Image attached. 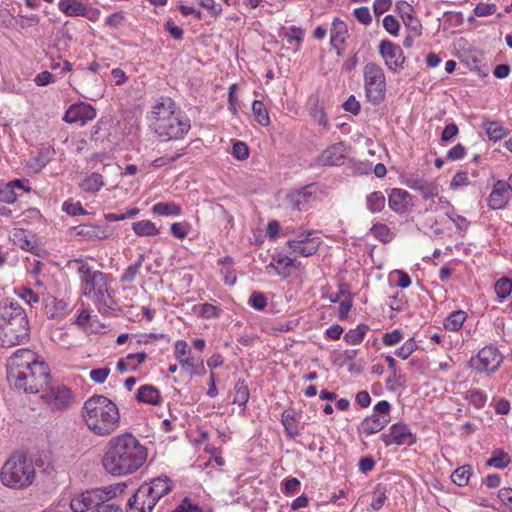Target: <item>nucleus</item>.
Wrapping results in <instances>:
<instances>
[{"label":"nucleus","mask_w":512,"mask_h":512,"mask_svg":"<svg viewBox=\"0 0 512 512\" xmlns=\"http://www.w3.org/2000/svg\"><path fill=\"white\" fill-rule=\"evenodd\" d=\"M147 456V448L131 433H124L108 441L102 466L113 476L129 475L145 464Z\"/></svg>","instance_id":"obj_1"},{"label":"nucleus","mask_w":512,"mask_h":512,"mask_svg":"<svg viewBox=\"0 0 512 512\" xmlns=\"http://www.w3.org/2000/svg\"><path fill=\"white\" fill-rule=\"evenodd\" d=\"M82 417L87 427L97 436H108L120 424L117 405L103 395H93L84 402Z\"/></svg>","instance_id":"obj_2"},{"label":"nucleus","mask_w":512,"mask_h":512,"mask_svg":"<svg viewBox=\"0 0 512 512\" xmlns=\"http://www.w3.org/2000/svg\"><path fill=\"white\" fill-rule=\"evenodd\" d=\"M150 121L154 132L165 140L182 139L191 128L189 119L171 98H161L153 106Z\"/></svg>","instance_id":"obj_3"},{"label":"nucleus","mask_w":512,"mask_h":512,"mask_svg":"<svg viewBox=\"0 0 512 512\" xmlns=\"http://www.w3.org/2000/svg\"><path fill=\"white\" fill-rule=\"evenodd\" d=\"M73 262L77 264L83 295L94 301L99 312L106 314L113 310L115 303L108 291L107 276L101 271L92 270L88 263L81 259H75Z\"/></svg>","instance_id":"obj_4"},{"label":"nucleus","mask_w":512,"mask_h":512,"mask_svg":"<svg viewBox=\"0 0 512 512\" xmlns=\"http://www.w3.org/2000/svg\"><path fill=\"white\" fill-rule=\"evenodd\" d=\"M29 338V322L20 307L4 308L0 317V347L20 345Z\"/></svg>","instance_id":"obj_5"},{"label":"nucleus","mask_w":512,"mask_h":512,"mask_svg":"<svg viewBox=\"0 0 512 512\" xmlns=\"http://www.w3.org/2000/svg\"><path fill=\"white\" fill-rule=\"evenodd\" d=\"M172 489L167 476L144 482L128 500V512H153L157 502Z\"/></svg>","instance_id":"obj_6"},{"label":"nucleus","mask_w":512,"mask_h":512,"mask_svg":"<svg viewBox=\"0 0 512 512\" xmlns=\"http://www.w3.org/2000/svg\"><path fill=\"white\" fill-rule=\"evenodd\" d=\"M0 478L7 487L14 489L25 488L34 481L35 469L24 453L16 452L2 466Z\"/></svg>","instance_id":"obj_7"},{"label":"nucleus","mask_w":512,"mask_h":512,"mask_svg":"<svg viewBox=\"0 0 512 512\" xmlns=\"http://www.w3.org/2000/svg\"><path fill=\"white\" fill-rule=\"evenodd\" d=\"M23 374L20 376V382L16 379L11 385L26 393H38L44 390L49 385L51 378L48 366L38 360L29 369L23 370Z\"/></svg>","instance_id":"obj_8"},{"label":"nucleus","mask_w":512,"mask_h":512,"mask_svg":"<svg viewBox=\"0 0 512 512\" xmlns=\"http://www.w3.org/2000/svg\"><path fill=\"white\" fill-rule=\"evenodd\" d=\"M364 88L368 100L380 104L386 93V78L383 69L374 62H368L363 68Z\"/></svg>","instance_id":"obj_9"},{"label":"nucleus","mask_w":512,"mask_h":512,"mask_svg":"<svg viewBox=\"0 0 512 512\" xmlns=\"http://www.w3.org/2000/svg\"><path fill=\"white\" fill-rule=\"evenodd\" d=\"M37 361V355L30 349H18L7 361V380L12 384L16 379L20 382L23 370H27Z\"/></svg>","instance_id":"obj_10"},{"label":"nucleus","mask_w":512,"mask_h":512,"mask_svg":"<svg viewBox=\"0 0 512 512\" xmlns=\"http://www.w3.org/2000/svg\"><path fill=\"white\" fill-rule=\"evenodd\" d=\"M390 404L386 400L379 401L374 406V413L367 416L360 425V429L367 435L381 431L390 421Z\"/></svg>","instance_id":"obj_11"},{"label":"nucleus","mask_w":512,"mask_h":512,"mask_svg":"<svg viewBox=\"0 0 512 512\" xmlns=\"http://www.w3.org/2000/svg\"><path fill=\"white\" fill-rule=\"evenodd\" d=\"M109 498H111V491L96 488L72 498L70 507L73 512H86L92 507L98 508L102 502H106Z\"/></svg>","instance_id":"obj_12"},{"label":"nucleus","mask_w":512,"mask_h":512,"mask_svg":"<svg viewBox=\"0 0 512 512\" xmlns=\"http://www.w3.org/2000/svg\"><path fill=\"white\" fill-rule=\"evenodd\" d=\"M503 357L501 353L492 346L481 349L477 356L470 360V366L479 373H494L498 370Z\"/></svg>","instance_id":"obj_13"},{"label":"nucleus","mask_w":512,"mask_h":512,"mask_svg":"<svg viewBox=\"0 0 512 512\" xmlns=\"http://www.w3.org/2000/svg\"><path fill=\"white\" fill-rule=\"evenodd\" d=\"M42 398L53 411H63L69 409L75 402V396L70 388L64 385L51 387L50 390L42 395Z\"/></svg>","instance_id":"obj_14"},{"label":"nucleus","mask_w":512,"mask_h":512,"mask_svg":"<svg viewBox=\"0 0 512 512\" xmlns=\"http://www.w3.org/2000/svg\"><path fill=\"white\" fill-rule=\"evenodd\" d=\"M379 53L390 71L396 72L397 69L403 68L405 56L399 45L389 40H382L379 44Z\"/></svg>","instance_id":"obj_15"},{"label":"nucleus","mask_w":512,"mask_h":512,"mask_svg":"<svg viewBox=\"0 0 512 512\" xmlns=\"http://www.w3.org/2000/svg\"><path fill=\"white\" fill-rule=\"evenodd\" d=\"M96 117V109L88 103L79 102L69 106L66 110L63 120L67 123H76L81 126Z\"/></svg>","instance_id":"obj_16"},{"label":"nucleus","mask_w":512,"mask_h":512,"mask_svg":"<svg viewBox=\"0 0 512 512\" xmlns=\"http://www.w3.org/2000/svg\"><path fill=\"white\" fill-rule=\"evenodd\" d=\"M381 438L386 446H390L392 444L412 445L415 442V438L409 427L402 423L392 425L389 433L383 434Z\"/></svg>","instance_id":"obj_17"},{"label":"nucleus","mask_w":512,"mask_h":512,"mask_svg":"<svg viewBox=\"0 0 512 512\" xmlns=\"http://www.w3.org/2000/svg\"><path fill=\"white\" fill-rule=\"evenodd\" d=\"M312 232H304L302 236L304 239H293L287 242L289 248L295 252L299 253L304 257H309L316 253L321 243L319 237H311Z\"/></svg>","instance_id":"obj_18"},{"label":"nucleus","mask_w":512,"mask_h":512,"mask_svg":"<svg viewBox=\"0 0 512 512\" xmlns=\"http://www.w3.org/2000/svg\"><path fill=\"white\" fill-rule=\"evenodd\" d=\"M406 185L419 192L425 200L433 199L439 195V187L435 181H428L423 177H410Z\"/></svg>","instance_id":"obj_19"},{"label":"nucleus","mask_w":512,"mask_h":512,"mask_svg":"<svg viewBox=\"0 0 512 512\" xmlns=\"http://www.w3.org/2000/svg\"><path fill=\"white\" fill-rule=\"evenodd\" d=\"M388 205L394 212L404 214L412 206V196L405 190L394 188L389 195Z\"/></svg>","instance_id":"obj_20"},{"label":"nucleus","mask_w":512,"mask_h":512,"mask_svg":"<svg viewBox=\"0 0 512 512\" xmlns=\"http://www.w3.org/2000/svg\"><path fill=\"white\" fill-rule=\"evenodd\" d=\"M508 190L506 182L502 180L497 181L488 199L489 208L493 210L503 209L509 201Z\"/></svg>","instance_id":"obj_21"},{"label":"nucleus","mask_w":512,"mask_h":512,"mask_svg":"<svg viewBox=\"0 0 512 512\" xmlns=\"http://www.w3.org/2000/svg\"><path fill=\"white\" fill-rule=\"evenodd\" d=\"M345 157V145L340 142L331 145L322 152L319 162L325 166L340 165Z\"/></svg>","instance_id":"obj_22"},{"label":"nucleus","mask_w":512,"mask_h":512,"mask_svg":"<svg viewBox=\"0 0 512 512\" xmlns=\"http://www.w3.org/2000/svg\"><path fill=\"white\" fill-rule=\"evenodd\" d=\"M296 266L297 264L295 263V259L279 253L273 255L272 261L267 267L273 268L277 275L283 278H288L292 274V269Z\"/></svg>","instance_id":"obj_23"},{"label":"nucleus","mask_w":512,"mask_h":512,"mask_svg":"<svg viewBox=\"0 0 512 512\" xmlns=\"http://www.w3.org/2000/svg\"><path fill=\"white\" fill-rule=\"evenodd\" d=\"M310 186L303 187L300 190H296L287 195V201L289 207L293 210H305L307 209V204L309 198L311 197V192L309 191Z\"/></svg>","instance_id":"obj_24"},{"label":"nucleus","mask_w":512,"mask_h":512,"mask_svg":"<svg viewBox=\"0 0 512 512\" xmlns=\"http://www.w3.org/2000/svg\"><path fill=\"white\" fill-rule=\"evenodd\" d=\"M30 233L24 229H14L11 239L15 245L23 250L37 254L38 246L33 241Z\"/></svg>","instance_id":"obj_25"},{"label":"nucleus","mask_w":512,"mask_h":512,"mask_svg":"<svg viewBox=\"0 0 512 512\" xmlns=\"http://www.w3.org/2000/svg\"><path fill=\"white\" fill-rule=\"evenodd\" d=\"M147 358V354L144 352L131 353L125 358H121L117 362V370L121 373L126 371H135L138 366L143 363Z\"/></svg>","instance_id":"obj_26"},{"label":"nucleus","mask_w":512,"mask_h":512,"mask_svg":"<svg viewBox=\"0 0 512 512\" xmlns=\"http://www.w3.org/2000/svg\"><path fill=\"white\" fill-rule=\"evenodd\" d=\"M136 399L150 405H158L162 400L159 390L150 384L143 385L138 389Z\"/></svg>","instance_id":"obj_27"},{"label":"nucleus","mask_w":512,"mask_h":512,"mask_svg":"<svg viewBox=\"0 0 512 512\" xmlns=\"http://www.w3.org/2000/svg\"><path fill=\"white\" fill-rule=\"evenodd\" d=\"M59 10L69 17H82L86 15V4L75 0H59Z\"/></svg>","instance_id":"obj_28"},{"label":"nucleus","mask_w":512,"mask_h":512,"mask_svg":"<svg viewBox=\"0 0 512 512\" xmlns=\"http://www.w3.org/2000/svg\"><path fill=\"white\" fill-rule=\"evenodd\" d=\"M347 25L340 19L335 18L330 30V43L333 48H338L342 45L347 37Z\"/></svg>","instance_id":"obj_29"},{"label":"nucleus","mask_w":512,"mask_h":512,"mask_svg":"<svg viewBox=\"0 0 512 512\" xmlns=\"http://www.w3.org/2000/svg\"><path fill=\"white\" fill-rule=\"evenodd\" d=\"M46 314L49 318H55L63 315L66 311L67 304L65 301L48 296L44 299Z\"/></svg>","instance_id":"obj_30"},{"label":"nucleus","mask_w":512,"mask_h":512,"mask_svg":"<svg viewBox=\"0 0 512 512\" xmlns=\"http://www.w3.org/2000/svg\"><path fill=\"white\" fill-rule=\"evenodd\" d=\"M104 186L103 176L99 173H91L80 183V188L85 192L95 193Z\"/></svg>","instance_id":"obj_31"},{"label":"nucleus","mask_w":512,"mask_h":512,"mask_svg":"<svg viewBox=\"0 0 512 512\" xmlns=\"http://www.w3.org/2000/svg\"><path fill=\"white\" fill-rule=\"evenodd\" d=\"M385 203L386 198L381 191H374L366 197V206L371 213L381 212L385 207Z\"/></svg>","instance_id":"obj_32"},{"label":"nucleus","mask_w":512,"mask_h":512,"mask_svg":"<svg viewBox=\"0 0 512 512\" xmlns=\"http://www.w3.org/2000/svg\"><path fill=\"white\" fill-rule=\"evenodd\" d=\"M370 234L382 243H389L394 238V233L383 223H376L370 228Z\"/></svg>","instance_id":"obj_33"},{"label":"nucleus","mask_w":512,"mask_h":512,"mask_svg":"<svg viewBox=\"0 0 512 512\" xmlns=\"http://www.w3.org/2000/svg\"><path fill=\"white\" fill-rule=\"evenodd\" d=\"M152 212L159 216H178L181 214V208L174 202H159L152 207Z\"/></svg>","instance_id":"obj_34"},{"label":"nucleus","mask_w":512,"mask_h":512,"mask_svg":"<svg viewBox=\"0 0 512 512\" xmlns=\"http://www.w3.org/2000/svg\"><path fill=\"white\" fill-rule=\"evenodd\" d=\"M466 317L467 314L463 310L454 311L446 318L444 327L450 331H458L462 327Z\"/></svg>","instance_id":"obj_35"},{"label":"nucleus","mask_w":512,"mask_h":512,"mask_svg":"<svg viewBox=\"0 0 512 512\" xmlns=\"http://www.w3.org/2000/svg\"><path fill=\"white\" fill-rule=\"evenodd\" d=\"M250 392L249 387L244 380L239 379L234 385V399L233 402L241 406L246 405L249 400Z\"/></svg>","instance_id":"obj_36"},{"label":"nucleus","mask_w":512,"mask_h":512,"mask_svg":"<svg viewBox=\"0 0 512 512\" xmlns=\"http://www.w3.org/2000/svg\"><path fill=\"white\" fill-rule=\"evenodd\" d=\"M132 229L139 236H155L159 233L155 224L149 220L134 222Z\"/></svg>","instance_id":"obj_37"},{"label":"nucleus","mask_w":512,"mask_h":512,"mask_svg":"<svg viewBox=\"0 0 512 512\" xmlns=\"http://www.w3.org/2000/svg\"><path fill=\"white\" fill-rule=\"evenodd\" d=\"M472 475V467L470 465H463L455 469L451 475V480L460 487L466 486Z\"/></svg>","instance_id":"obj_38"},{"label":"nucleus","mask_w":512,"mask_h":512,"mask_svg":"<svg viewBox=\"0 0 512 512\" xmlns=\"http://www.w3.org/2000/svg\"><path fill=\"white\" fill-rule=\"evenodd\" d=\"M368 330V326L366 324H360L354 329H350L345 335L344 340L351 345L360 344Z\"/></svg>","instance_id":"obj_39"},{"label":"nucleus","mask_w":512,"mask_h":512,"mask_svg":"<svg viewBox=\"0 0 512 512\" xmlns=\"http://www.w3.org/2000/svg\"><path fill=\"white\" fill-rule=\"evenodd\" d=\"M252 111L256 121L262 126L270 124L268 111L262 101L255 100L252 104Z\"/></svg>","instance_id":"obj_40"},{"label":"nucleus","mask_w":512,"mask_h":512,"mask_svg":"<svg viewBox=\"0 0 512 512\" xmlns=\"http://www.w3.org/2000/svg\"><path fill=\"white\" fill-rule=\"evenodd\" d=\"M144 254H140L138 260L129 265L121 276V282L130 283L133 282L140 271L142 263L144 261Z\"/></svg>","instance_id":"obj_41"},{"label":"nucleus","mask_w":512,"mask_h":512,"mask_svg":"<svg viewBox=\"0 0 512 512\" xmlns=\"http://www.w3.org/2000/svg\"><path fill=\"white\" fill-rule=\"evenodd\" d=\"M490 140L497 141L505 136V130L498 122L487 121L483 124Z\"/></svg>","instance_id":"obj_42"},{"label":"nucleus","mask_w":512,"mask_h":512,"mask_svg":"<svg viewBox=\"0 0 512 512\" xmlns=\"http://www.w3.org/2000/svg\"><path fill=\"white\" fill-rule=\"evenodd\" d=\"M508 464V455L505 452L499 450L494 451L492 457L489 458L486 462L487 466H493L499 469L505 468Z\"/></svg>","instance_id":"obj_43"},{"label":"nucleus","mask_w":512,"mask_h":512,"mask_svg":"<svg viewBox=\"0 0 512 512\" xmlns=\"http://www.w3.org/2000/svg\"><path fill=\"white\" fill-rule=\"evenodd\" d=\"M18 194L12 189L11 184H0V201L11 204L17 200Z\"/></svg>","instance_id":"obj_44"},{"label":"nucleus","mask_w":512,"mask_h":512,"mask_svg":"<svg viewBox=\"0 0 512 512\" xmlns=\"http://www.w3.org/2000/svg\"><path fill=\"white\" fill-rule=\"evenodd\" d=\"M18 295L30 306H33L40 300V292H35L34 290L28 287L19 288Z\"/></svg>","instance_id":"obj_45"},{"label":"nucleus","mask_w":512,"mask_h":512,"mask_svg":"<svg viewBox=\"0 0 512 512\" xmlns=\"http://www.w3.org/2000/svg\"><path fill=\"white\" fill-rule=\"evenodd\" d=\"M495 292L499 298H506L512 292V282L508 278H500L495 284Z\"/></svg>","instance_id":"obj_46"},{"label":"nucleus","mask_w":512,"mask_h":512,"mask_svg":"<svg viewBox=\"0 0 512 512\" xmlns=\"http://www.w3.org/2000/svg\"><path fill=\"white\" fill-rule=\"evenodd\" d=\"M416 349V342L414 341V339L410 338L406 340L399 349L396 350L395 354L399 358L407 359Z\"/></svg>","instance_id":"obj_47"},{"label":"nucleus","mask_w":512,"mask_h":512,"mask_svg":"<svg viewBox=\"0 0 512 512\" xmlns=\"http://www.w3.org/2000/svg\"><path fill=\"white\" fill-rule=\"evenodd\" d=\"M386 501L385 489L378 485L372 497L371 507L373 510H379Z\"/></svg>","instance_id":"obj_48"},{"label":"nucleus","mask_w":512,"mask_h":512,"mask_svg":"<svg viewBox=\"0 0 512 512\" xmlns=\"http://www.w3.org/2000/svg\"><path fill=\"white\" fill-rule=\"evenodd\" d=\"M249 304L257 310H263L267 306V298L261 292H253L249 298Z\"/></svg>","instance_id":"obj_49"},{"label":"nucleus","mask_w":512,"mask_h":512,"mask_svg":"<svg viewBox=\"0 0 512 512\" xmlns=\"http://www.w3.org/2000/svg\"><path fill=\"white\" fill-rule=\"evenodd\" d=\"M232 155L238 160L247 159L249 156L248 146L244 142H236L232 148Z\"/></svg>","instance_id":"obj_50"},{"label":"nucleus","mask_w":512,"mask_h":512,"mask_svg":"<svg viewBox=\"0 0 512 512\" xmlns=\"http://www.w3.org/2000/svg\"><path fill=\"white\" fill-rule=\"evenodd\" d=\"M383 26L388 33L394 36L398 34L400 28L398 20L392 15L385 16L383 19Z\"/></svg>","instance_id":"obj_51"},{"label":"nucleus","mask_w":512,"mask_h":512,"mask_svg":"<svg viewBox=\"0 0 512 512\" xmlns=\"http://www.w3.org/2000/svg\"><path fill=\"white\" fill-rule=\"evenodd\" d=\"M496 12L495 4L479 3L474 9V13L478 17L490 16Z\"/></svg>","instance_id":"obj_52"},{"label":"nucleus","mask_w":512,"mask_h":512,"mask_svg":"<svg viewBox=\"0 0 512 512\" xmlns=\"http://www.w3.org/2000/svg\"><path fill=\"white\" fill-rule=\"evenodd\" d=\"M403 338V334L400 330L396 329L392 332L385 333L383 336V343L386 346H393L398 344Z\"/></svg>","instance_id":"obj_53"},{"label":"nucleus","mask_w":512,"mask_h":512,"mask_svg":"<svg viewBox=\"0 0 512 512\" xmlns=\"http://www.w3.org/2000/svg\"><path fill=\"white\" fill-rule=\"evenodd\" d=\"M396 9L403 21L409 18L410 16L414 15L413 7L406 1H398L396 3Z\"/></svg>","instance_id":"obj_54"},{"label":"nucleus","mask_w":512,"mask_h":512,"mask_svg":"<svg viewBox=\"0 0 512 512\" xmlns=\"http://www.w3.org/2000/svg\"><path fill=\"white\" fill-rule=\"evenodd\" d=\"M282 423L285 427V430L288 434V436L294 438L299 434V430L293 423V418L289 415L283 414L282 415Z\"/></svg>","instance_id":"obj_55"},{"label":"nucleus","mask_w":512,"mask_h":512,"mask_svg":"<svg viewBox=\"0 0 512 512\" xmlns=\"http://www.w3.org/2000/svg\"><path fill=\"white\" fill-rule=\"evenodd\" d=\"M353 13L356 19L365 25L370 24L372 21L370 10L367 7L356 8Z\"/></svg>","instance_id":"obj_56"},{"label":"nucleus","mask_w":512,"mask_h":512,"mask_svg":"<svg viewBox=\"0 0 512 512\" xmlns=\"http://www.w3.org/2000/svg\"><path fill=\"white\" fill-rule=\"evenodd\" d=\"M182 368L189 374L195 375L199 372L197 371V362L193 357H186L179 360Z\"/></svg>","instance_id":"obj_57"},{"label":"nucleus","mask_w":512,"mask_h":512,"mask_svg":"<svg viewBox=\"0 0 512 512\" xmlns=\"http://www.w3.org/2000/svg\"><path fill=\"white\" fill-rule=\"evenodd\" d=\"M110 373V369L107 367L93 369L90 372V379L96 383H104Z\"/></svg>","instance_id":"obj_58"},{"label":"nucleus","mask_w":512,"mask_h":512,"mask_svg":"<svg viewBox=\"0 0 512 512\" xmlns=\"http://www.w3.org/2000/svg\"><path fill=\"white\" fill-rule=\"evenodd\" d=\"M63 210L71 215V216H77V215H84L86 214V211L83 209L80 202L77 203H68L65 202L63 204Z\"/></svg>","instance_id":"obj_59"},{"label":"nucleus","mask_w":512,"mask_h":512,"mask_svg":"<svg viewBox=\"0 0 512 512\" xmlns=\"http://www.w3.org/2000/svg\"><path fill=\"white\" fill-rule=\"evenodd\" d=\"M343 108L345 111L350 112L353 115H357L360 112L361 106L355 96L351 95L343 104Z\"/></svg>","instance_id":"obj_60"},{"label":"nucleus","mask_w":512,"mask_h":512,"mask_svg":"<svg viewBox=\"0 0 512 512\" xmlns=\"http://www.w3.org/2000/svg\"><path fill=\"white\" fill-rule=\"evenodd\" d=\"M171 233L178 239H183L188 234V224L186 223H173L171 225Z\"/></svg>","instance_id":"obj_61"},{"label":"nucleus","mask_w":512,"mask_h":512,"mask_svg":"<svg viewBox=\"0 0 512 512\" xmlns=\"http://www.w3.org/2000/svg\"><path fill=\"white\" fill-rule=\"evenodd\" d=\"M498 498L502 503L508 506L510 512H512V488H501L498 492Z\"/></svg>","instance_id":"obj_62"},{"label":"nucleus","mask_w":512,"mask_h":512,"mask_svg":"<svg viewBox=\"0 0 512 512\" xmlns=\"http://www.w3.org/2000/svg\"><path fill=\"white\" fill-rule=\"evenodd\" d=\"M165 28L175 40H181L183 38V29L176 26L172 20L165 22Z\"/></svg>","instance_id":"obj_63"},{"label":"nucleus","mask_w":512,"mask_h":512,"mask_svg":"<svg viewBox=\"0 0 512 512\" xmlns=\"http://www.w3.org/2000/svg\"><path fill=\"white\" fill-rule=\"evenodd\" d=\"M172 512H198V507L185 498Z\"/></svg>","instance_id":"obj_64"}]
</instances>
